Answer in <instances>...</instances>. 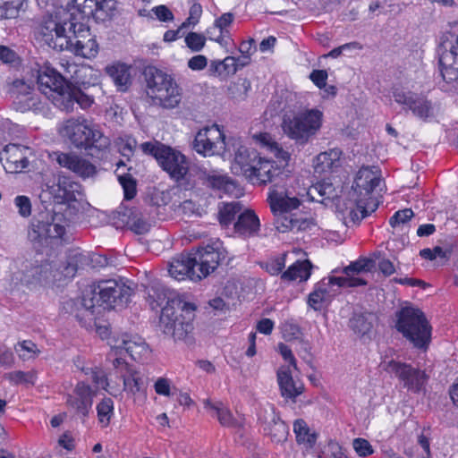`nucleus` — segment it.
<instances>
[{
	"instance_id": "53",
	"label": "nucleus",
	"mask_w": 458,
	"mask_h": 458,
	"mask_svg": "<svg viewBox=\"0 0 458 458\" xmlns=\"http://www.w3.org/2000/svg\"><path fill=\"white\" fill-rule=\"evenodd\" d=\"M97 411L99 422L106 427L114 414V402L111 398H104L98 405Z\"/></svg>"
},
{
	"instance_id": "35",
	"label": "nucleus",
	"mask_w": 458,
	"mask_h": 458,
	"mask_svg": "<svg viewBox=\"0 0 458 458\" xmlns=\"http://www.w3.org/2000/svg\"><path fill=\"white\" fill-rule=\"evenodd\" d=\"M263 432L275 443H283L287 439L289 434L288 426L281 420L279 415L271 409L265 417Z\"/></svg>"
},
{
	"instance_id": "39",
	"label": "nucleus",
	"mask_w": 458,
	"mask_h": 458,
	"mask_svg": "<svg viewBox=\"0 0 458 458\" xmlns=\"http://www.w3.org/2000/svg\"><path fill=\"white\" fill-rule=\"evenodd\" d=\"M204 405L206 409L211 411V415L216 417L222 426L228 428H238L242 426L241 421L235 419L231 411L222 403H212L209 400H205Z\"/></svg>"
},
{
	"instance_id": "49",
	"label": "nucleus",
	"mask_w": 458,
	"mask_h": 458,
	"mask_svg": "<svg viewBox=\"0 0 458 458\" xmlns=\"http://www.w3.org/2000/svg\"><path fill=\"white\" fill-rule=\"evenodd\" d=\"M98 0H69L71 10L76 11L81 19L94 17Z\"/></svg>"
},
{
	"instance_id": "54",
	"label": "nucleus",
	"mask_w": 458,
	"mask_h": 458,
	"mask_svg": "<svg viewBox=\"0 0 458 458\" xmlns=\"http://www.w3.org/2000/svg\"><path fill=\"white\" fill-rule=\"evenodd\" d=\"M117 146L120 154L126 157L127 160H130L133 156L136 148L138 146L137 140L129 135H124L120 137L117 140Z\"/></svg>"
},
{
	"instance_id": "58",
	"label": "nucleus",
	"mask_w": 458,
	"mask_h": 458,
	"mask_svg": "<svg viewBox=\"0 0 458 458\" xmlns=\"http://www.w3.org/2000/svg\"><path fill=\"white\" fill-rule=\"evenodd\" d=\"M349 327L355 334L364 335L370 331L372 323L366 317H352Z\"/></svg>"
},
{
	"instance_id": "34",
	"label": "nucleus",
	"mask_w": 458,
	"mask_h": 458,
	"mask_svg": "<svg viewBox=\"0 0 458 458\" xmlns=\"http://www.w3.org/2000/svg\"><path fill=\"white\" fill-rule=\"evenodd\" d=\"M233 228L235 233L243 239L256 237L260 230V222L253 210L245 209L238 216Z\"/></svg>"
},
{
	"instance_id": "46",
	"label": "nucleus",
	"mask_w": 458,
	"mask_h": 458,
	"mask_svg": "<svg viewBox=\"0 0 458 458\" xmlns=\"http://www.w3.org/2000/svg\"><path fill=\"white\" fill-rule=\"evenodd\" d=\"M257 140L261 143V145L268 151H270L278 160L284 161L287 164L290 159V154L283 149L282 147L279 146L277 142H276L270 134L268 133H260L258 135Z\"/></svg>"
},
{
	"instance_id": "40",
	"label": "nucleus",
	"mask_w": 458,
	"mask_h": 458,
	"mask_svg": "<svg viewBox=\"0 0 458 458\" xmlns=\"http://www.w3.org/2000/svg\"><path fill=\"white\" fill-rule=\"evenodd\" d=\"M341 152L338 149H329L318 154L313 162L314 170L318 174L332 171L340 165Z\"/></svg>"
},
{
	"instance_id": "31",
	"label": "nucleus",
	"mask_w": 458,
	"mask_h": 458,
	"mask_svg": "<svg viewBox=\"0 0 458 458\" xmlns=\"http://www.w3.org/2000/svg\"><path fill=\"white\" fill-rule=\"evenodd\" d=\"M169 275L180 281L186 277L191 280H199L198 270L196 264L193 260L192 253H181L180 255L172 259L168 266Z\"/></svg>"
},
{
	"instance_id": "19",
	"label": "nucleus",
	"mask_w": 458,
	"mask_h": 458,
	"mask_svg": "<svg viewBox=\"0 0 458 458\" xmlns=\"http://www.w3.org/2000/svg\"><path fill=\"white\" fill-rule=\"evenodd\" d=\"M458 47H453V42L445 41L438 47L439 74L446 83H456L458 80Z\"/></svg>"
},
{
	"instance_id": "47",
	"label": "nucleus",
	"mask_w": 458,
	"mask_h": 458,
	"mask_svg": "<svg viewBox=\"0 0 458 458\" xmlns=\"http://www.w3.org/2000/svg\"><path fill=\"white\" fill-rule=\"evenodd\" d=\"M123 381V388L133 394L141 392L145 388L144 380L139 371L132 368L126 375H123L122 378Z\"/></svg>"
},
{
	"instance_id": "1",
	"label": "nucleus",
	"mask_w": 458,
	"mask_h": 458,
	"mask_svg": "<svg viewBox=\"0 0 458 458\" xmlns=\"http://www.w3.org/2000/svg\"><path fill=\"white\" fill-rule=\"evenodd\" d=\"M40 34L49 47L60 51L69 50L75 55L89 59L98 53V45L94 36L82 23H58L48 20L41 26Z\"/></svg>"
},
{
	"instance_id": "42",
	"label": "nucleus",
	"mask_w": 458,
	"mask_h": 458,
	"mask_svg": "<svg viewBox=\"0 0 458 458\" xmlns=\"http://www.w3.org/2000/svg\"><path fill=\"white\" fill-rule=\"evenodd\" d=\"M119 218L123 226L128 227L137 234H143L148 231V224L139 216L136 210L132 208L119 212Z\"/></svg>"
},
{
	"instance_id": "4",
	"label": "nucleus",
	"mask_w": 458,
	"mask_h": 458,
	"mask_svg": "<svg viewBox=\"0 0 458 458\" xmlns=\"http://www.w3.org/2000/svg\"><path fill=\"white\" fill-rule=\"evenodd\" d=\"M324 121L323 111L317 108H302L284 114L281 123L284 134L299 146L313 140L320 131Z\"/></svg>"
},
{
	"instance_id": "61",
	"label": "nucleus",
	"mask_w": 458,
	"mask_h": 458,
	"mask_svg": "<svg viewBox=\"0 0 458 458\" xmlns=\"http://www.w3.org/2000/svg\"><path fill=\"white\" fill-rule=\"evenodd\" d=\"M14 205L21 216L27 218L31 215V201L29 197L24 195L15 197Z\"/></svg>"
},
{
	"instance_id": "28",
	"label": "nucleus",
	"mask_w": 458,
	"mask_h": 458,
	"mask_svg": "<svg viewBox=\"0 0 458 458\" xmlns=\"http://www.w3.org/2000/svg\"><path fill=\"white\" fill-rule=\"evenodd\" d=\"M112 338H118V346L123 352H127L132 360H142L149 356L151 350L145 339L139 335L122 333Z\"/></svg>"
},
{
	"instance_id": "7",
	"label": "nucleus",
	"mask_w": 458,
	"mask_h": 458,
	"mask_svg": "<svg viewBox=\"0 0 458 458\" xmlns=\"http://www.w3.org/2000/svg\"><path fill=\"white\" fill-rule=\"evenodd\" d=\"M57 215L42 212L35 216L28 232L29 239L38 246H47L54 241L63 240L65 234L64 225L57 222Z\"/></svg>"
},
{
	"instance_id": "3",
	"label": "nucleus",
	"mask_w": 458,
	"mask_h": 458,
	"mask_svg": "<svg viewBox=\"0 0 458 458\" xmlns=\"http://www.w3.org/2000/svg\"><path fill=\"white\" fill-rule=\"evenodd\" d=\"M60 134L74 148L88 151L92 156L106 152L111 144L110 139L104 134L100 126L83 115L64 121L60 128Z\"/></svg>"
},
{
	"instance_id": "48",
	"label": "nucleus",
	"mask_w": 458,
	"mask_h": 458,
	"mask_svg": "<svg viewBox=\"0 0 458 458\" xmlns=\"http://www.w3.org/2000/svg\"><path fill=\"white\" fill-rule=\"evenodd\" d=\"M234 21V15L232 13H225L220 17L215 20L214 26L219 30L218 35L213 38L210 37V40H214L219 44H223L224 38L228 37L230 32L228 28L232 25Z\"/></svg>"
},
{
	"instance_id": "30",
	"label": "nucleus",
	"mask_w": 458,
	"mask_h": 458,
	"mask_svg": "<svg viewBox=\"0 0 458 458\" xmlns=\"http://www.w3.org/2000/svg\"><path fill=\"white\" fill-rule=\"evenodd\" d=\"M94 393L91 387L84 382H79L73 394L67 396V404L75 410L78 415L85 418L92 407Z\"/></svg>"
},
{
	"instance_id": "45",
	"label": "nucleus",
	"mask_w": 458,
	"mask_h": 458,
	"mask_svg": "<svg viewBox=\"0 0 458 458\" xmlns=\"http://www.w3.org/2000/svg\"><path fill=\"white\" fill-rule=\"evenodd\" d=\"M209 70L215 76L226 77L230 74L233 75L236 73L238 70L236 59L233 56H227L222 61H211Z\"/></svg>"
},
{
	"instance_id": "24",
	"label": "nucleus",
	"mask_w": 458,
	"mask_h": 458,
	"mask_svg": "<svg viewBox=\"0 0 458 458\" xmlns=\"http://www.w3.org/2000/svg\"><path fill=\"white\" fill-rule=\"evenodd\" d=\"M30 151L28 147L19 144H8L1 153L0 160L3 162L7 173H20L29 165L26 153Z\"/></svg>"
},
{
	"instance_id": "29",
	"label": "nucleus",
	"mask_w": 458,
	"mask_h": 458,
	"mask_svg": "<svg viewBox=\"0 0 458 458\" xmlns=\"http://www.w3.org/2000/svg\"><path fill=\"white\" fill-rule=\"evenodd\" d=\"M339 289L334 281V276L323 278L310 293L308 303L315 311H320Z\"/></svg>"
},
{
	"instance_id": "6",
	"label": "nucleus",
	"mask_w": 458,
	"mask_h": 458,
	"mask_svg": "<svg viewBox=\"0 0 458 458\" xmlns=\"http://www.w3.org/2000/svg\"><path fill=\"white\" fill-rule=\"evenodd\" d=\"M80 325L85 327L87 331L95 332L102 340L108 339L110 352L106 355V360L109 361L115 373L121 378L126 375L133 367L130 365L122 357L123 351L118 346V338H110L111 324L106 317H78Z\"/></svg>"
},
{
	"instance_id": "8",
	"label": "nucleus",
	"mask_w": 458,
	"mask_h": 458,
	"mask_svg": "<svg viewBox=\"0 0 458 458\" xmlns=\"http://www.w3.org/2000/svg\"><path fill=\"white\" fill-rule=\"evenodd\" d=\"M231 140L226 142L225 135L217 124L199 130L193 141V148L205 157H231Z\"/></svg>"
},
{
	"instance_id": "21",
	"label": "nucleus",
	"mask_w": 458,
	"mask_h": 458,
	"mask_svg": "<svg viewBox=\"0 0 458 458\" xmlns=\"http://www.w3.org/2000/svg\"><path fill=\"white\" fill-rule=\"evenodd\" d=\"M56 162L64 168L72 172L75 175L87 180L98 174L97 166L88 158L73 152L56 154Z\"/></svg>"
},
{
	"instance_id": "55",
	"label": "nucleus",
	"mask_w": 458,
	"mask_h": 458,
	"mask_svg": "<svg viewBox=\"0 0 458 458\" xmlns=\"http://www.w3.org/2000/svg\"><path fill=\"white\" fill-rule=\"evenodd\" d=\"M276 216V227L281 233H285L288 231L293 232L296 226V215L291 213L285 214H277L275 215Z\"/></svg>"
},
{
	"instance_id": "9",
	"label": "nucleus",
	"mask_w": 458,
	"mask_h": 458,
	"mask_svg": "<svg viewBox=\"0 0 458 458\" xmlns=\"http://www.w3.org/2000/svg\"><path fill=\"white\" fill-rule=\"evenodd\" d=\"M395 327L414 348L424 351L428 348L432 327L426 317H398Z\"/></svg>"
},
{
	"instance_id": "36",
	"label": "nucleus",
	"mask_w": 458,
	"mask_h": 458,
	"mask_svg": "<svg viewBox=\"0 0 458 458\" xmlns=\"http://www.w3.org/2000/svg\"><path fill=\"white\" fill-rule=\"evenodd\" d=\"M105 72L118 91L125 92L132 84L131 66L125 63H113L105 68Z\"/></svg>"
},
{
	"instance_id": "5",
	"label": "nucleus",
	"mask_w": 458,
	"mask_h": 458,
	"mask_svg": "<svg viewBox=\"0 0 458 458\" xmlns=\"http://www.w3.org/2000/svg\"><path fill=\"white\" fill-rule=\"evenodd\" d=\"M379 182L380 170L377 166H363L358 171L351 192L357 208L351 211L352 220H361L377 210L378 201L372 192Z\"/></svg>"
},
{
	"instance_id": "15",
	"label": "nucleus",
	"mask_w": 458,
	"mask_h": 458,
	"mask_svg": "<svg viewBox=\"0 0 458 458\" xmlns=\"http://www.w3.org/2000/svg\"><path fill=\"white\" fill-rule=\"evenodd\" d=\"M36 81L38 89L53 104L55 95L66 92L71 85L58 72L48 65L40 66L36 70Z\"/></svg>"
},
{
	"instance_id": "17",
	"label": "nucleus",
	"mask_w": 458,
	"mask_h": 458,
	"mask_svg": "<svg viewBox=\"0 0 458 458\" xmlns=\"http://www.w3.org/2000/svg\"><path fill=\"white\" fill-rule=\"evenodd\" d=\"M284 171L276 162L259 157L254 168L248 174L247 180L252 184L265 185L273 183L277 188L284 180Z\"/></svg>"
},
{
	"instance_id": "64",
	"label": "nucleus",
	"mask_w": 458,
	"mask_h": 458,
	"mask_svg": "<svg viewBox=\"0 0 458 458\" xmlns=\"http://www.w3.org/2000/svg\"><path fill=\"white\" fill-rule=\"evenodd\" d=\"M282 333L286 341L299 339L302 333L301 327L293 323L286 322L282 327Z\"/></svg>"
},
{
	"instance_id": "41",
	"label": "nucleus",
	"mask_w": 458,
	"mask_h": 458,
	"mask_svg": "<svg viewBox=\"0 0 458 458\" xmlns=\"http://www.w3.org/2000/svg\"><path fill=\"white\" fill-rule=\"evenodd\" d=\"M293 432L295 434L296 442L302 445L306 450L314 447L318 435L311 432L306 421L302 419H298L293 422Z\"/></svg>"
},
{
	"instance_id": "22",
	"label": "nucleus",
	"mask_w": 458,
	"mask_h": 458,
	"mask_svg": "<svg viewBox=\"0 0 458 458\" xmlns=\"http://www.w3.org/2000/svg\"><path fill=\"white\" fill-rule=\"evenodd\" d=\"M52 193L58 203L68 204L70 207H74L73 203L84 199L81 184L64 175L58 176L56 184L52 187Z\"/></svg>"
},
{
	"instance_id": "25",
	"label": "nucleus",
	"mask_w": 458,
	"mask_h": 458,
	"mask_svg": "<svg viewBox=\"0 0 458 458\" xmlns=\"http://www.w3.org/2000/svg\"><path fill=\"white\" fill-rule=\"evenodd\" d=\"M142 75L145 83V93L150 102L175 77L173 73H169L156 66L145 67Z\"/></svg>"
},
{
	"instance_id": "27",
	"label": "nucleus",
	"mask_w": 458,
	"mask_h": 458,
	"mask_svg": "<svg viewBox=\"0 0 458 458\" xmlns=\"http://www.w3.org/2000/svg\"><path fill=\"white\" fill-rule=\"evenodd\" d=\"M293 370L290 366H281L276 371V379L281 396L293 403L304 392V385L293 378Z\"/></svg>"
},
{
	"instance_id": "11",
	"label": "nucleus",
	"mask_w": 458,
	"mask_h": 458,
	"mask_svg": "<svg viewBox=\"0 0 458 458\" xmlns=\"http://www.w3.org/2000/svg\"><path fill=\"white\" fill-rule=\"evenodd\" d=\"M380 366L385 371L396 377L404 388L413 393L420 392L428 380L425 371L399 360H384Z\"/></svg>"
},
{
	"instance_id": "52",
	"label": "nucleus",
	"mask_w": 458,
	"mask_h": 458,
	"mask_svg": "<svg viewBox=\"0 0 458 458\" xmlns=\"http://www.w3.org/2000/svg\"><path fill=\"white\" fill-rule=\"evenodd\" d=\"M4 377L13 385L25 384L33 386L36 383L37 373L34 370L26 372L16 370L6 373Z\"/></svg>"
},
{
	"instance_id": "62",
	"label": "nucleus",
	"mask_w": 458,
	"mask_h": 458,
	"mask_svg": "<svg viewBox=\"0 0 458 458\" xmlns=\"http://www.w3.org/2000/svg\"><path fill=\"white\" fill-rule=\"evenodd\" d=\"M202 14V6L199 3H194L189 12V17L186 19V21L182 24V28H186L188 26H195Z\"/></svg>"
},
{
	"instance_id": "12",
	"label": "nucleus",
	"mask_w": 458,
	"mask_h": 458,
	"mask_svg": "<svg viewBox=\"0 0 458 458\" xmlns=\"http://www.w3.org/2000/svg\"><path fill=\"white\" fill-rule=\"evenodd\" d=\"M392 97L394 102L402 106L403 111L411 112L419 119L427 121L434 116V106L431 100L422 94L395 88L392 91Z\"/></svg>"
},
{
	"instance_id": "14",
	"label": "nucleus",
	"mask_w": 458,
	"mask_h": 458,
	"mask_svg": "<svg viewBox=\"0 0 458 458\" xmlns=\"http://www.w3.org/2000/svg\"><path fill=\"white\" fill-rule=\"evenodd\" d=\"M62 280L56 265L44 262L39 265L26 264L21 282L29 287L49 286Z\"/></svg>"
},
{
	"instance_id": "13",
	"label": "nucleus",
	"mask_w": 458,
	"mask_h": 458,
	"mask_svg": "<svg viewBox=\"0 0 458 458\" xmlns=\"http://www.w3.org/2000/svg\"><path fill=\"white\" fill-rule=\"evenodd\" d=\"M191 253L198 270V279L207 277L214 272L220 261L225 258V250L218 240L212 241L205 246H199Z\"/></svg>"
},
{
	"instance_id": "59",
	"label": "nucleus",
	"mask_w": 458,
	"mask_h": 458,
	"mask_svg": "<svg viewBox=\"0 0 458 458\" xmlns=\"http://www.w3.org/2000/svg\"><path fill=\"white\" fill-rule=\"evenodd\" d=\"M186 46L193 52H199L205 46L206 37L197 32H190L185 37Z\"/></svg>"
},
{
	"instance_id": "16",
	"label": "nucleus",
	"mask_w": 458,
	"mask_h": 458,
	"mask_svg": "<svg viewBox=\"0 0 458 458\" xmlns=\"http://www.w3.org/2000/svg\"><path fill=\"white\" fill-rule=\"evenodd\" d=\"M376 268V261L370 258H360L344 268L345 276H334L337 288L356 287L366 285L367 281L360 274L372 272Z\"/></svg>"
},
{
	"instance_id": "2",
	"label": "nucleus",
	"mask_w": 458,
	"mask_h": 458,
	"mask_svg": "<svg viewBox=\"0 0 458 458\" xmlns=\"http://www.w3.org/2000/svg\"><path fill=\"white\" fill-rule=\"evenodd\" d=\"M132 290L122 282L116 280H101L88 285L82 292V296L76 302L71 300L68 306L80 305L86 311H94V308L101 307L110 311L125 306L131 295Z\"/></svg>"
},
{
	"instance_id": "63",
	"label": "nucleus",
	"mask_w": 458,
	"mask_h": 458,
	"mask_svg": "<svg viewBox=\"0 0 458 458\" xmlns=\"http://www.w3.org/2000/svg\"><path fill=\"white\" fill-rule=\"evenodd\" d=\"M355 452L362 457H366L373 454L374 450L369 442L364 438H355L352 442Z\"/></svg>"
},
{
	"instance_id": "57",
	"label": "nucleus",
	"mask_w": 458,
	"mask_h": 458,
	"mask_svg": "<svg viewBox=\"0 0 458 458\" xmlns=\"http://www.w3.org/2000/svg\"><path fill=\"white\" fill-rule=\"evenodd\" d=\"M21 7L20 0L0 1V21L15 18Z\"/></svg>"
},
{
	"instance_id": "37",
	"label": "nucleus",
	"mask_w": 458,
	"mask_h": 458,
	"mask_svg": "<svg viewBox=\"0 0 458 458\" xmlns=\"http://www.w3.org/2000/svg\"><path fill=\"white\" fill-rule=\"evenodd\" d=\"M88 257L80 250H71L65 263L57 267L62 279L74 277L78 269L88 264Z\"/></svg>"
},
{
	"instance_id": "10",
	"label": "nucleus",
	"mask_w": 458,
	"mask_h": 458,
	"mask_svg": "<svg viewBox=\"0 0 458 458\" xmlns=\"http://www.w3.org/2000/svg\"><path fill=\"white\" fill-rule=\"evenodd\" d=\"M148 301L151 310L160 315H174L178 311L189 314L197 310L195 303L186 301L181 296L167 297L165 289L159 286L151 287Z\"/></svg>"
},
{
	"instance_id": "60",
	"label": "nucleus",
	"mask_w": 458,
	"mask_h": 458,
	"mask_svg": "<svg viewBox=\"0 0 458 458\" xmlns=\"http://www.w3.org/2000/svg\"><path fill=\"white\" fill-rule=\"evenodd\" d=\"M413 215V211L411 208L398 210L390 217L389 224L394 228L398 227L409 222Z\"/></svg>"
},
{
	"instance_id": "56",
	"label": "nucleus",
	"mask_w": 458,
	"mask_h": 458,
	"mask_svg": "<svg viewBox=\"0 0 458 458\" xmlns=\"http://www.w3.org/2000/svg\"><path fill=\"white\" fill-rule=\"evenodd\" d=\"M117 178L124 191V198L131 199L136 195V181L130 174H117Z\"/></svg>"
},
{
	"instance_id": "18",
	"label": "nucleus",
	"mask_w": 458,
	"mask_h": 458,
	"mask_svg": "<svg viewBox=\"0 0 458 458\" xmlns=\"http://www.w3.org/2000/svg\"><path fill=\"white\" fill-rule=\"evenodd\" d=\"M157 155L158 165L172 179L176 182L184 179L189 172V162L182 153L165 146Z\"/></svg>"
},
{
	"instance_id": "32",
	"label": "nucleus",
	"mask_w": 458,
	"mask_h": 458,
	"mask_svg": "<svg viewBox=\"0 0 458 458\" xmlns=\"http://www.w3.org/2000/svg\"><path fill=\"white\" fill-rule=\"evenodd\" d=\"M268 201L274 215L291 213L301 205L297 197L292 196L286 190L276 188V185H272L270 189Z\"/></svg>"
},
{
	"instance_id": "44",
	"label": "nucleus",
	"mask_w": 458,
	"mask_h": 458,
	"mask_svg": "<svg viewBox=\"0 0 458 458\" xmlns=\"http://www.w3.org/2000/svg\"><path fill=\"white\" fill-rule=\"evenodd\" d=\"M243 206L240 201H232L222 203L218 208V220L223 226H228L243 210Z\"/></svg>"
},
{
	"instance_id": "38",
	"label": "nucleus",
	"mask_w": 458,
	"mask_h": 458,
	"mask_svg": "<svg viewBox=\"0 0 458 458\" xmlns=\"http://www.w3.org/2000/svg\"><path fill=\"white\" fill-rule=\"evenodd\" d=\"M206 182L208 187L225 194L233 195L238 190V185L234 181L216 171L207 175Z\"/></svg>"
},
{
	"instance_id": "26",
	"label": "nucleus",
	"mask_w": 458,
	"mask_h": 458,
	"mask_svg": "<svg viewBox=\"0 0 458 458\" xmlns=\"http://www.w3.org/2000/svg\"><path fill=\"white\" fill-rule=\"evenodd\" d=\"M75 103L78 104L81 108L88 109L94 103V98L72 84L69 89H66V92L63 94L57 93L55 98H54V106L66 113L73 111Z\"/></svg>"
},
{
	"instance_id": "20",
	"label": "nucleus",
	"mask_w": 458,
	"mask_h": 458,
	"mask_svg": "<svg viewBox=\"0 0 458 458\" xmlns=\"http://www.w3.org/2000/svg\"><path fill=\"white\" fill-rule=\"evenodd\" d=\"M230 147L231 152L233 151V160L231 165L233 173L247 179L248 174L254 168L256 160L259 157L258 152L248 148L242 144L240 140L235 139L231 140Z\"/></svg>"
},
{
	"instance_id": "50",
	"label": "nucleus",
	"mask_w": 458,
	"mask_h": 458,
	"mask_svg": "<svg viewBox=\"0 0 458 458\" xmlns=\"http://www.w3.org/2000/svg\"><path fill=\"white\" fill-rule=\"evenodd\" d=\"M14 350L18 354L19 358L21 359L22 360L35 359L40 353V350L32 341L30 340L19 342L14 346Z\"/></svg>"
},
{
	"instance_id": "43",
	"label": "nucleus",
	"mask_w": 458,
	"mask_h": 458,
	"mask_svg": "<svg viewBox=\"0 0 458 458\" xmlns=\"http://www.w3.org/2000/svg\"><path fill=\"white\" fill-rule=\"evenodd\" d=\"M311 267L312 265L308 259L297 261L282 274V279L284 281H307L311 275Z\"/></svg>"
},
{
	"instance_id": "33",
	"label": "nucleus",
	"mask_w": 458,
	"mask_h": 458,
	"mask_svg": "<svg viewBox=\"0 0 458 458\" xmlns=\"http://www.w3.org/2000/svg\"><path fill=\"white\" fill-rule=\"evenodd\" d=\"M182 98L183 89L174 77L168 82L165 88L157 94L151 104L165 110H173L181 106Z\"/></svg>"
},
{
	"instance_id": "51",
	"label": "nucleus",
	"mask_w": 458,
	"mask_h": 458,
	"mask_svg": "<svg viewBox=\"0 0 458 458\" xmlns=\"http://www.w3.org/2000/svg\"><path fill=\"white\" fill-rule=\"evenodd\" d=\"M335 189L332 183L318 182L311 186L308 191L312 200L323 202L324 199H330Z\"/></svg>"
},
{
	"instance_id": "23",
	"label": "nucleus",
	"mask_w": 458,
	"mask_h": 458,
	"mask_svg": "<svg viewBox=\"0 0 458 458\" xmlns=\"http://www.w3.org/2000/svg\"><path fill=\"white\" fill-rule=\"evenodd\" d=\"M158 327L174 341L185 340L193 330L191 317H158Z\"/></svg>"
}]
</instances>
